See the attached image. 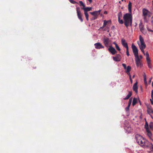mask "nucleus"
Instances as JSON below:
<instances>
[{
	"instance_id": "1",
	"label": "nucleus",
	"mask_w": 153,
	"mask_h": 153,
	"mask_svg": "<svg viewBox=\"0 0 153 153\" xmlns=\"http://www.w3.org/2000/svg\"><path fill=\"white\" fill-rule=\"evenodd\" d=\"M131 48L133 53L135 57V63L137 67H141L142 63L141 60L138 56V50L136 46L133 44L131 45Z\"/></svg>"
},
{
	"instance_id": "2",
	"label": "nucleus",
	"mask_w": 153,
	"mask_h": 153,
	"mask_svg": "<svg viewBox=\"0 0 153 153\" xmlns=\"http://www.w3.org/2000/svg\"><path fill=\"white\" fill-rule=\"evenodd\" d=\"M125 25L126 27L132 25V16L130 13H127L125 14L123 16Z\"/></svg>"
},
{
	"instance_id": "3",
	"label": "nucleus",
	"mask_w": 153,
	"mask_h": 153,
	"mask_svg": "<svg viewBox=\"0 0 153 153\" xmlns=\"http://www.w3.org/2000/svg\"><path fill=\"white\" fill-rule=\"evenodd\" d=\"M135 138L137 142L140 145L144 147L146 146H148L147 144L149 142L147 140H144L140 135L139 134L136 135Z\"/></svg>"
},
{
	"instance_id": "4",
	"label": "nucleus",
	"mask_w": 153,
	"mask_h": 153,
	"mask_svg": "<svg viewBox=\"0 0 153 153\" xmlns=\"http://www.w3.org/2000/svg\"><path fill=\"white\" fill-rule=\"evenodd\" d=\"M139 40L140 42H138V44L139 45V47L144 55H145V53L144 49L145 48L146 45L144 42L143 38L141 35L139 36Z\"/></svg>"
},
{
	"instance_id": "5",
	"label": "nucleus",
	"mask_w": 153,
	"mask_h": 153,
	"mask_svg": "<svg viewBox=\"0 0 153 153\" xmlns=\"http://www.w3.org/2000/svg\"><path fill=\"white\" fill-rule=\"evenodd\" d=\"M92 8L91 7H84L82 8V9L84 10L85 15V16L87 20L88 21V20L89 15L87 12L91 11V10Z\"/></svg>"
},
{
	"instance_id": "6",
	"label": "nucleus",
	"mask_w": 153,
	"mask_h": 153,
	"mask_svg": "<svg viewBox=\"0 0 153 153\" xmlns=\"http://www.w3.org/2000/svg\"><path fill=\"white\" fill-rule=\"evenodd\" d=\"M76 9L78 18L80 20L81 22H82L83 21L82 18V14L80 10V8L79 7H77L76 8Z\"/></svg>"
},
{
	"instance_id": "7",
	"label": "nucleus",
	"mask_w": 153,
	"mask_h": 153,
	"mask_svg": "<svg viewBox=\"0 0 153 153\" xmlns=\"http://www.w3.org/2000/svg\"><path fill=\"white\" fill-rule=\"evenodd\" d=\"M143 11L144 19H146L147 18L149 17L150 16V12L146 9H143Z\"/></svg>"
},
{
	"instance_id": "8",
	"label": "nucleus",
	"mask_w": 153,
	"mask_h": 153,
	"mask_svg": "<svg viewBox=\"0 0 153 153\" xmlns=\"http://www.w3.org/2000/svg\"><path fill=\"white\" fill-rule=\"evenodd\" d=\"M102 41L105 46L108 48L109 46V43L110 42L109 39L107 37H104L102 39Z\"/></svg>"
},
{
	"instance_id": "9",
	"label": "nucleus",
	"mask_w": 153,
	"mask_h": 153,
	"mask_svg": "<svg viewBox=\"0 0 153 153\" xmlns=\"http://www.w3.org/2000/svg\"><path fill=\"white\" fill-rule=\"evenodd\" d=\"M95 48L97 49H100L102 48H104V46H103L101 43L100 42L96 43L94 45Z\"/></svg>"
},
{
	"instance_id": "10",
	"label": "nucleus",
	"mask_w": 153,
	"mask_h": 153,
	"mask_svg": "<svg viewBox=\"0 0 153 153\" xmlns=\"http://www.w3.org/2000/svg\"><path fill=\"white\" fill-rule=\"evenodd\" d=\"M109 51L111 52L112 54H114L117 53V51L113 47L111 46H110L108 49Z\"/></svg>"
},
{
	"instance_id": "11",
	"label": "nucleus",
	"mask_w": 153,
	"mask_h": 153,
	"mask_svg": "<svg viewBox=\"0 0 153 153\" xmlns=\"http://www.w3.org/2000/svg\"><path fill=\"white\" fill-rule=\"evenodd\" d=\"M113 58L114 61L119 62L120 60L121 56L120 54H117L115 57L113 56Z\"/></svg>"
},
{
	"instance_id": "12",
	"label": "nucleus",
	"mask_w": 153,
	"mask_h": 153,
	"mask_svg": "<svg viewBox=\"0 0 153 153\" xmlns=\"http://www.w3.org/2000/svg\"><path fill=\"white\" fill-rule=\"evenodd\" d=\"M108 24V25H110L111 24V22L110 20H108V21H106V20H105L104 21V22H103V25L102 27H101L100 28V29H102L103 27H104L106 25Z\"/></svg>"
},
{
	"instance_id": "13",
	"label": "nucleus",
	"mask_w": 153,
	"mask_h": 153,
	"mask_svg": "<svg viewBox=\"0 0 153 153\" xmlns=\"http://www.w3.org/2000/svg\"><path fill=\"white\" fill-rule=\"evenodd\" d=\"M121 42L122 45L124 47H125L126 48H128L127 43L126 42V40L125 39H122L121 40Z\"/></svg>"
},
{
	"instance_id": "14",
	"label": "nucleus",
	"mask_w": 153,
	"mask_h": 153,
	"mask_svg": "<svg viewBox=\"0 0 153 153\" xmlns=\"http://www.w3.org/2000/svg\"><path fill=\"white\" fill-rule=\"evenodd\" d=\"M100 10L97 11H95L93 12H90V13L94 16L97 17L100 14Z\"/></svg>"
},
{
	"instance_id": "15",
	"label": "nucleus",
	"mask_w": 153,
	"mask_h": 153,
	"mask_svg": "<svg viewBox=\"0 0 153 153\" xmlns=\"http://www.w3.org/2000/svg\"><path fill=\"white\" fill-rule=\"evenodd\" d=\"M122 13L121 12H120L118 14V20L119 23L120 24H123V21L122 19H120V18L122 17Z\"/></svg>"
},
{
	"instance_id": "16",
	"label": "nucleus",
	"mask_w": 153,
	"mask_h": 153,
	"mask_svg": "<svg viewBox=\"0 0 153 153\" xmlns=\"http://www.w3.org/2000/svg\"><path fill=\"white\" fill-rule=\"evenodd\" d=\"M137 82H136L134 85L133 87V90L136 93L137 92Z\"/></svg>"
},
{
	"instance_id": "17",
	"label": "nucleus",
	"mask_w": 153,
	"mask_h": 153,
	"mask_svg": "<svg viewBox=\"0 0 153 153\" xmlns=\"http://www.w3.org/2000/svg\"><path fill=\"white\" fill-rule=\"evenodd\" d=\"M145 55H146V59L147 60V62H151L150 58L149 57V53L148 52H146L145 53Z\"/></svg>"
},
{
	"instance_id": "18",
	"label": "nucleus",
	"mask_w": 153,
	"mask_h": 153,
	"mask_svg": "<svg viewBox=\"0 0 153 153\" xmlns=\"http://www.w3.org/2000/svg\"><path fill=\"white\" fill-rule=\"evenodd\" d=\"M139 28L140 31L143 32L144 30L143 25L141 22H140L139 24Z\"/></svg>"
},
{
	"instance_id": "19",
	"label": "nucleus",
	"mask_w": 153,
	"mask_h": 153,
	"mask_svg": "<svg viewBox=\"0 0 153 153\" xmlns=\"http://www.w3.org/2000/svg\"><path fill=\"white\" fill-rule=\"evenodd\" d=\"M147 111L149 114L152 113L153 112V110L152 109L151 106H149L148 107Z\"/></svg>"
},
{
	"instance_id": "20",
	"label": "nucleus",
	"mask_w": 153,
	"mask_h": 153,
	"mask_svg": "<svg viewBox=\"0 0 153 153\" xmlns=\"http://www.w3.org/2000/svg\"><path fill=\"white\" fill-rule=\"evenodd\" d=\"M131 92L129 91L128 94L126 96L125 98H124V100H127L131 96Z\"/></svg>"
},
{
	"instance_id": "21",
	"label": "nucleus",
	"mask_w": 153,
	"mask_h": 153,
	"mask_svg": "<svg viewBox=\"0 0 153 153\" xmlns=\"http://www.w3.org/2000/svg\"><path fill=\"white\" fill-rule=\"evenodd\" d=\"M131 3L129 2L128 4V9L129 11L130 12H131Z\"/></svg>"
},
{
	"instance_id": "22",
	"label": "nucleus",
	"mask_w": 153,
	"mask_h": 153,
	"mask_svg": "<svg viewBox=\"0 0 153 153\" xmlns=\"http://www.w3.org/2000/svg\"><path fill=\"white\" fill-rule=\"evenodd\" d=\"M137 102V99L135 98H134L132 102V105L133 106Z\"/></svg>"
},
{
	"instance_id": "23",
	"label": "nucleus",
	"mask_w": 153,
	"mask_h": 153,
	"mask_svg": "<svg viewBox=\"0 0 153 153\" xmlns=\"http://www.w3.org/2000/svg\"><path fill=\"white\" fill-rule=\"evenodd\" d=\"M149 145L150 146V149L152 151H153V145L151 143H148Z\"/></svg>"
},
{
	"instance_id": "24",
	"label": "nucleus",
	"mask_w": 153,
	"mask_h": 153,
	"mask_svg": "<svg viewBox=\"0 0 153 153\" xmlns=\"http://www.w3.org/2000/svg\"><path fill=\"white\" fill-rule=\"evenodd\" d=\"M126 72H129L131 69V67L130 66H128L126 68Z\"/></svg>"
},
{
	"instance_id": "25",
	"label": "nucleus",
	"mask_w": 153,
	"mask_h": 153,
	"mask_svg": "<svg viewBox=\"0 0 153 153\" xmlns=\"http://www.w3.org/2000/svg\"><path fill=\"white\" fill-rule=\"evenodd\" d=\"M79 3H80V6H83V7H85V5L83 3V2L82 1H79Z\"/></svg>"
},
{
	"instance_id": "26",
	"label": "nucleus",
	"mask_w": 153,
	"mask_h": 153,
	"mask_svg": "<svg viewBox=\"0 0 153 153\" xmlns=\"http://www.w3.org/2000/svg\"><path fill=\"white\" fill-rule=\"evenodd\" d=\"M149 127L151 129H153V123L151 122L149 125Z\"/></svg>"
},
{
	"instance_id": "27",
	"label": "nucleus",
	"mask_w": 153,
	"mask_h": 153,
	"mask_svg": "<svg viewBox=\"0 0 153 153\" xmlns=\"http://www.w3.org/2000/svg\"><path fill=\"white\" fill-rule=\"evenodd\" d=\"M145 128L146 129V131H147V133L150 132L149 128L146 127V124L145 125Z\"/></svg>"
},
{
	"instance_id": "28",
	"label": "nucleus",
	"mask_w": 153,
	"mask_h": 153,
	"mask_svg": "<svg viewBox=\"0 0 153 153\" xmlns=\"http://www.w3.org/2000/svg\"><path fill=\"white\" fill-rule=\"evenodd\" d=\"M147 63L148 66V67L149 68H152V66H151V62H147Z\"/></svg>"
},
{
	"instance_id": "29",
	"label": "nucleus",
	"mask_w": 153,
	"mask_h": 153,
	"mask_svg": "<svg viewBox=\"0 0 153 153\" xmlns=\"http://www.w3.org/2000/svg\"><path fill=\"white\" fill-rule=\"evenodd\" d=\"M132 99L131 98L129 99V102H128V105L130 106V105H131V102H132Z\"/></svg>"
},
{
	"instance_id": "30",
	"label": "nucleus",
	"mask_w": 153,
	"mask_h": 153,
	"mask_svg": "<svg viewBox=\"0 0 153 153\" xmlns=\"http://www.w3.org/2000/svg\"><path fill=\"white\" fill-rule=\"evenodd\" d=\"M130 107V105H128L127 107L126 108L125 110L126 111H129Z\"/></svg>"
},
{
	"instance_id": "31",
	"label": "nucleus",
	"mask_w": 153,
	"mask_h": 153,
	"mask_svg": "<svg viewBox=\"0 0 153 153\" xmlns=\"http://www.w3.org/2000/svg\"><path fill=\"white\" fill-rule=\"evenodd\" d=\"M126 49V54L127 56H128L129 55V52H128V48Z\"/></svg>"
},
{
	"instance_id": "32",
	"label": "nucleus",
	"mask_w": 153,
	"mask_h": 153,
	"mask_svg": "<svg viewBox=\"0 0 153 153\" xmlns=\"http://www.w3.org/2000/svg\"><path fill=\"white\" fill-rule=\"evenodd\" d=\"M116 49L119 51H120V47H119V46L117 45H116V46L115 47Z\"/></svg>"
},
{
	"instance_id": "33",
	"label": "nucleus",
	"mask_w": 153,
	"mask_h": 153,
	"mask_svg": "<svg viewBox=\"0 0 153 153\" xmlns=\"http://www.w3.org/2000/svg\"><path fill=\"white\" fill-rule=\"evenodd\" d=\"M70 2L71 3H72L73 4H74L75 3H77L75 1L73 0H71Z\"/></svg>"
},
{
	"instance_id": "34",
	"label": "nucleus",
	"mask_w": 153,
	"mask_h": 153,
	"mask_svg": "<svg viewBox=\"0 0 153 153\" xmlns=\"http://www.w3.org/2000/svg\"><path fill=\"white\" fill-rule=\"evenodd\" d=\"M122 65L123 66V67L125 69H126V65L125 64H124V63H123Z\"/></svg>"
},
{
	"instance_id": "35",
	"label": "nucleus",
	"mask_w": 153,
	"mask_h": 153,
	"mask_svg": "<svg viewBox=\"0 0 153 153\" xmlns=\"http://www.w3.org/2000/svg\"><path fill=\"white\" fill-rule=\"evenodd\" d=\"M147 135L149 137H151L152 136V134L151 132L147 133Z\"/></svg>"
},
{
	"instance_id": "36",
	"label": "nucleus",
	"mask_w": 153,
	"mask_h": 153,
	"mask_svg": "<svg viewBox=\"0 0 153 153\" xmlns=\"http://www.w3.org/2000/svg\"><path fill=\"white\" fill-rule=\"evenodd\" d=\"M128 130H127V131L128 132H131V128L130 127L128 126Z\"/></svg>"
},
{
	"instance_id": "37",
	"label": "nucleus",
	"mask_w": 153,
	"mask_h": 153,
	"mask_svg": "<svg viewBox=\"0 0 153 153\" xmlns=\"http://www.w3.org/2000/svg\"><path fill=\"white\" fill-rule=\"evenodd\" d=\"M144 81L145 83H147L146 76H144Z\"/></svg>"
},
{
	"instance_id": "38",
	"label": "nucleus",
	"mask_w": 153,
	"mask_h": 153,
	"mask_svg": "<svg viewBox=\"0 0 153 153\" xmlns=\"http://www.w3.org/2000/svg\"><path fill=\"white\" fill-rule=\"evenodd\" d=\"M97 17L94 16V17H92V20H95V19H97Z\"/></svg>"
},
{
	"instance_id": "39",
	"label": "nucleus",
	"mask_w": 153,
	"mask_h": 153,
	"mask_svg": "<svg viewBox=\"0 0 153 153\" xmlns=\"http://www.w3.org/2000/svg\"><path fill=\"white\" fill-rule=\"evenodd\" d=\"M150 100L151 102V103L153 105V98H152V99H150Z\"/></svg>"
},
{
	"instance_id": "40",
	"label": "nucleus",
	"mask_w": 153,
	"mask_h": 153,
	"mask_svg": "<svg viewBox=\"0 0 153 153\" xmlns=\"http://www.w3.org/2000/svg\"><path fill=\"white\" fill-rule=\"evenodd\" d=\"M151 96L152 98H153V90H152V91Z\"/></svg>"
},
{
	"instance_id": "41",
	"label": "nucleus",
	"mask_w": 153,
	"mask_h": 153,
	"mask_svg": "<svg viewBox=\"0 0 153 153\" xmlns=\"http://www.w3.org/2000/svg\"><path fill=\"white\" fill-rule=\"evenodd\" d=\"M126 73L129 76L130 75V74L129 72H126Z\"/></svg>"
},
{
	"instance_id": "42",
	"label": "nucleus",
	"mask_w": 153,
	"mask_h": 153,
	"mask_svg": "<svg viewBox=\"0 0 153 153\" xmlns=\"http://www.w3.org/2000/svg\"><path fill=\"white\" fill-rule=\"evenodd\" d=\"M139 58H140V59L141 60V59H142V56L141 55H140L139 56Z\"/></svg>"
},
{
	"instance_id": "43",
	"label": "nucleus",
	"mask_w": 153,
	"mask_h": 153,
	"mask_svg": "<svg viewBox=\"0 0 153 153\" xmlns=\"http://www.w3.org/2000/svg\"><path fill=\"white\" fill-rule=\"evenodd\" d=\"M113 43V44L115 45V47L116 46V45H117V44L115 42H114Z\"/></svg>"
},
{
	"instance_id": "44",
	"label": "nucleus",
	"mask_w": 153,
	"mask_h": 153,
	"mask_svg": "<svg viewBox=\"0 0 153 153\" xmlns=\"http://www.w3.org/2000/svg\"><path fill=\"white\" fill-rule=\"evenodd\" d=\"M113 43V44L115 45V47L116 46V45H117V44L115 42H114Z\"/></svg>"
},
{
	"instance_id": "45",
	"label": "nucleus",
	"mask_w": 153,
	"mask_h": 153,
	"mask_svg": "<svg viewBox=\"0 0 153 153\" xmlns=\"http://www.w3.org/2000/svg\"><path fill=\"white\" fill-rule=\"evenodd\" d=\"M146 124V127H148V123H147V122H146L145 125Z\"/></svg>"
},
{
	"instance_id": "46",
	"label": "nucleus",
	"mask_w": 153,
	"mask_h": 153,
	"mask_svg": "<svg viewBox=\"0 0 153 153\" xmlns=\"http://www.w3.org/2000/svg\"><path fill=\"white\" fill-rule=\"evenodd\" d=\"M129 78L130 79H131V75L129 76Z\"/></svg>"
},
{
	"instance_id": "47",
	"label": "nucleus",
	"mask_w": 153,
	"mask_h": 153,
	"mask_svg": "<svg viewBox=\"0 0 153 153\" xmlns=\"http://www.w3.org/2000/svg\"><path fill=\"white\" fill-rule=\"evenodd\" d=\"M88 1L90 2V3H91L92 1V0H88Z\"/></svg>"
},
{
	"instance_id": "48",
	"label": "nucleus",
	"mask_w": 153,
	"mask_h": 153,
	"mask_svg": "<svg viewBox=\"0 0 153 153\" xmlns=\"http://www.w3.org/2000/svg\"><path fill=\"white\" fill-rule=\"evenodd\" d=\"M130 81H131V83H132V80L131 79H131H130Z\"/></svg>"
},
{
	"instance_id": "49",
	"label": "nucleus",
	"mask_w": 153,
	"mask_h": 153,
	"mask_svg": "<svg viewBox=\"0 0 153 153\" xmlns=\"http://www.w3.org/2000/svg\"><path fill=\"white\" fill-rule=\"evenodd\" d=\"M107 30V28H105V29H104L103 30H104V31H106V30Z\"/></svg>"
},
{
	"instance_id": "50",
	"label": "nucleus",
	"mask_w": 153,
	"mask_h": 153,
	"mask_svg": "<svg viewBox=\"0 0 153 153\" xmlns=\"http://www.w3.org/2000/svg\"><path fill=\"white\" fill-rule=\"evenodd\" d=\"M134 76H135L134 75L132 76V78H134Z\"/></svg>"
},
{
	"instance_id": "51",
	"label": "nucleus",
	"mask_w": 153,
	"mask_h": 153,
	"mask_svg": "<svg viewBox=\"0 0 153 153\" xmlns=\"http://www.w3.org/2000/svg\"><path fill=\"white\" fill-rule=\"evenodd\" d=\"M107 13V12L105 11V12L104 13Z\"/></svg>"
},
{
	"instance_id": "52",
	"label": "nucleus",
	"mask_w": 153,
	"mask_h": 153,
	"mask_svg": "<svg viewBox=\"0 0 153 153\" xmlns=\"http://www.w3.org/2000/svg\"><path fill=\"white\" fill-rule=\"evenodd\" d=\"M125 129H126V127H125Z\"/></svg>"
},
{
	"instance_id": "53",
	"label": "nucleus",
	"mask_w": 153,
	"mask_h": 153,
	"mask_svg": "<svg viewBox=\"0 0 153 153\" xmlns=\"http://www.w3.org/2000/svg\"><path fill=\"white\" fill-rule=\"evenodd\" d=\"M152 21L153 22V17H152Z\"/></svg>"
},
{
	"instance_id": "54",
	"label": "nucleus",
	"mask_w": 153,
	"mask_h": 153,
	"mask_svg": "<svg viewBox=\"0 0 153 153\" xmlns=\"http://www.w3.org/2000/svg\"><path fill=\"white\" fill-rule=\"evenodd\" d=\"M107 29H109V27H107Z\"/></svg>"
},
{
	"instance_id": "55",
	"label": "nucleus",
	"mask_w": 153,
	"mask_h": 153,
	"mask_svg": "<svg viewBox=\"0 0 153 153\" xmlns=\"http://www.w3.org/2000/svg\"><path fill=\"white\" fill-rule=\"evenodd\" d=\"M108 32L109 31L108 30L107 31Z\"/></svg>"
},
{
	"instance_id": "56",
	"label": "nucleus",
	"mask_w": 153,
	"mask_h": 153,
	"mask_svg": "<svg viewBox=\"0 0 153 153\" xmlns=\"http://www.w3.org/2000/svg\"><path fill=\"white\" fill-rule=\"evenodd\" d=\"M69 0L70 1V0Z\"/></svg>"
}]
</instances>
